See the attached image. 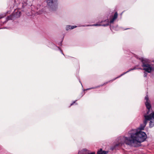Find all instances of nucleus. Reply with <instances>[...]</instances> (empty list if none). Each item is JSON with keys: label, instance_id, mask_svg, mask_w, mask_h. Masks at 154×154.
Returning a JSON list of instances; mask_svg holds the SVG:
<instances>
[{"label": "nucleus", "instance_id": "1", "mask_svg": "<svg viewBox=\"0 0 154 154\" xmlns=\"http://www.w3.org/2000/svg\"><path fill=\"white\" fill-rule=\"evenodd\" d=\"M144 117L145 118L143 123L140 124L137 129H132L128 132V137H123L124 141L121 142L122 145L125 143L130 146L136 147L138 146L137 145L138 143H140L146 140L147 138V135L145 132L141 131L144 130L148 120H150V126L151 127L154 126V111L151 113L149 116L144 115Z\"/></svg>", "mask_w": 154, "mask_h": 154}, {"label": "nucleus", "instance_id": "2", "mask_svg": "<svg viewBox=\"0 0 154 154\" xmlns=\"http://www.w3.org/2000/svg\"><path fill=\"white\" fill-rule=\"evenodd\" d=\"M140 60L142 63V67L143 68V69L148 73H150L152 71H154V66L152 65L149 64L148 63V60L142 57H137Z\"/></svg>", "mask_w": 154, "mask_h": 154}, {"label": "nucleus", "instance_id": "3", "mask_svg": "<svg viewBox=\"0 0 154 154\" xmlns=\"http://www.w3.org/2000/svg\"><path fill=\"white\" fill-rule=\"evenodd\" d=\"M48 7L52 11L55 10L57 7V0H46Z\"/></svg>", "mask_w": 154, "mask_h": 154}, {"label": "nucleus", "instance_id": "4", "mask_svg": "<svg viewBox=\"0 0 154 154\" xmlns=\"http://www.w3.org/2000/svg\"><path fill=\"white\" fill-rule=\"evenodd\" d=\"M136 69V67H134V68H131L130 69H129V70L128 71H127L126 72H124V73H123V74H121L120 76H118V77H117L116 78L112 80H110L107 82H105L104 83H103V84H102V85H99V86H97L96 87L97 88H99L100 87H102V86H104L105 85H106L108 83H109V82H112L113 81H114V80H116V79H117L118 78H119V77H121V76L123 75L128 72H129L130 71H131V70H134V69Z\"/></svg>", "mask_w": 154, "mask_h": 154}, {"label": "nucleus", "instance_id": "5", "mask_svg": "<svg viewBox=\"0 0 154 154\" xmlns=\"http://www.w3.org/2000/svg\"><path fill=\"white\" fill-rule=\"evenodd\" d=\"M13 15L15 17L18 18L21 15V12L17 9L15 10L13 13Z\"/></svg>", "mask_w": 154, "mask_h": 154}, {"label": "nucleus", "instance_id": "6", "mask_svg": "<svg viewBox=\"0 0 154 154\" xmlns=\"http://www.w3.org/2000/svg\"><path fill=\"white\" fill-rule=\"evenodd\" d=\"M22 7L23 8H24V10H23V11H24L26 12H27L26 10H28L27 9L28 8V6H27L26 3L25 2H24L22 3Z\"/></svg>", "mask_w": 154, "mask_h": 154}, {"label": "nucleus", "instance_id": "7", "mask_svg": "<svg viewBox=\"0 0 154 154\" xmlns=\"http://www.w3.org/2000/svg\"><path fill=\"white\" fill-rule=\"evenodd\" d=\"M145 99L146 100V102L145 103L146 106H151L150 104V101L147 95L145 97Z\"/></svg>", "mask_w": 154, "mask_h": 154}, {"label": "nucleus", "instance_id": "8", "mask_svg": "<svg viewBox=\"0 0 154 154\" xmlns=\"http://www.w3.org/2000/svg\"><path fill=\"white\" fill-rule=\"evenodd\" d=\"M118 17V14L117 12H116L114 14V16L113 18L111 19L110 21V23H113L114 20L117 18Z\"/></svg>", "mask_w": 154, "mask_h": 154}, {"label": "nucleus", "instance_id": "9", "mask_svg": "<svg viewBox=\"0 0 154 154\" xmlns=\"http://www.w3.org/2000/svg\"><path fill=\"white\" fill-rule=\"evenodd\" d=\"M108 151H103L102 149H100L97 152V154H107Z\"/></svg>", "mask_w": 154, "mask_h": 154}, {"label": "nucleus", "instance_id": "10", "mask_svg": "<svg viewBox=\"0 0 154 154\" xmlns=\"http://www.w3.org/2000/svg\"><path fill=\"white\" fill-rule=\"evenodd\" d=\"M14 17H14V15H13V13L11 15L9 16H8V17L6 20L3 22V23H5L6 21H8L9 20H12Z\"/></svg>", "mask_w": 154, "mask_h": 154}, {"label": "nucleus", "instance_id": "11", "mask_svg": "<svg viewBox=\"0 0 154 154\" xmlns=\"http://www.w3.org/2000/svg\"><path fill=\"white\" fill-rule=\"evenodd\" d=\"M146 113L144 114V115L148 116L147 115L149 114L150 110L151 109V106H146Z\"/></svg>", "mask_w": 154, "mask_h": 154}, {"label": "nucleus", "instance_id": "12", "mask_svg": "<svg viewBox=\"0 0 154 154\" xmlns=\"http://www.w3.org/2000/svg\"><path fill=\"white\" fill-rule=\"evenodd\" d=\"M105 22H106L107 23L106 24H104L102 25L104 26H107L109 25V22L108 20H105Z\"/></svg>", "mask_w": 154, "mask_h": 154}, {"label": "nucleus", "instance_id": "13", "mask_svg": "<svg viewBox=\"0 0 154 154\" xmlns=\"http://www.w3.org/2000/svg\"><path fill=\"white\" fill-rule=\"evenodd\" d=\"M69 29H72L76 27V26H69Z\"/></svg>", "mask_w": 154, "mask_h": 154}, {"label": "nucleus", "instance_id": "14", "mask_svg": "<svg viewBox=\"0 0 154 154\" xmlns=\"http://www.w3.org/2000/svg\"><path fill=\"white\" fill-rule=\"evenodd\" d=\"M77 100L74 101L71 104L70 106H72L73 105H77L78 104L76 103Z\"/></svg>", "mask_w": 154, "mask_h": 154}, {"label": "nucleus", "instance_id": "15", "mask_svg": "<svg viewBox=\"0 0 154 154\" xmlns=\"http://www.w3.org/2000/svg\"><path fill=\"white\" fill-rule=\"evenodd\" d=\"M147 74L146 72H144V77H146L147 76Z\"/></svg>", "mask_w": 154, "mask_h": 154}, {"label": "nucleus", "instance_id": "16", "mask_svg": "<svg viewBox=\"0 0 154 154\" xmlns=\"http://www.w3.org/2000/svg\"><path fill=\"white\" fill-rule=\"evenodd\" d=\"M101 25L100 24H94V25L93 26H100Z\"/></svg>", "mask_w": 154, "mask_h": 154}, {"label": "nucleus", "instance_id": "17", "mask_svg": "<svg viewBox=\"0 0 154 154\" xmlns=\"http://www.w3.org/2000/svg\"><path fill=\"white\" fill-rule=\"evenodd\" d=\"M83 151H84V152H85V151H87V150L86 149H83Z\"/></svg>", "mask_w": 154, "mask_h": 154}, {"label": "nucleus", "instance_id": "18", "mask_svg": "<svg viewBox=\"0 0 154 154\" xmlns=\"http://www.w3.org/2000/svg\"><path fill=\"white\" fill-rule=\"evenodd\" d=\"M42 11H41V12H39V13H39V14H42Z\"/></svg>", "mask_w": 154, "mask_h": 154}, {"label": "nucleus", "instance_id": "19", "mask_svg": "<svg viewBox=\"0 0 154 154\" xmlns=\"http://www.w3.org/2000/svg\"><path fill=\"white\" fill-rule=\"evenodd\" d=\"M3 17H0V19H1V18H3Z\"/></svg>", "mask_w": 154, "mask_h": 154}]
</instances>
